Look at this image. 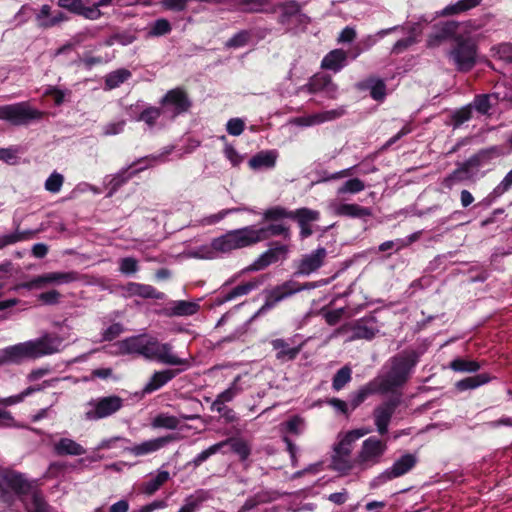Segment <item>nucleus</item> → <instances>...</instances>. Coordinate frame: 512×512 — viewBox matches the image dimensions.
Here are the masks:
<instances>
[{
	"instance_id": "obj_2",
	"label": "nucleus",
	"mask_w": 512,
	"mask_h": 512,
	"mask_svg": "<svg viewBox=\"0 0 512 512\" xmlns=\"http://www.w3.org/2000/svg\"><path fill=\"white\" fill-rule=\"evenodd\" d=\"M174 146H166L159 153L147 155L133 161L127 167L122 168L114 175L106 176L104 184L108 189L107 198L112 197L124 184L133 176L155 164L166 161V158L173 151Z\"/></svg>"
},
{
	"instance_id": "obj_17",
	"label": "nucleus",
	"mask_w": 512,
	"mask_h": 512,
	"mask_svg": "<svg viewBox=\"0 0 512 512\" xmlns=\"http://www.w3.org/2000/svg\"><path fill=\"white\" fill-rule=\"evenodd\" d=\"M175 439L176 437L174 435H166L146 440L139 444L123 446V450L135 457H142L159 451Z\"/></svg>"
},
{
	"instance_id": "obj_62",
	"label": "nucleus",
	"mask_w": 512,
	"mask_h": 512,
	"mask_svg": "<svg viewBox=\"0 0 512 512\" xmlns=\"http://www.w3.org/2000/svg\"><path fill=\"white\" fill-rule=\"evenodd\" d=\"M282 427L286 432L298 435L303 431L304 420L299 416H293L283 423Z\"/></svg>"
},
{
	"instance_id": "obj_15",
	"label": "nucleus",
	"mask_w": 512,
	"mask_h": 512,
	"mask_svg": "<svg viewBox=\"0 0 512 512\" xmlns=\"http://www.w3.org/2000/svg\"><path fill=\"white\" fill-rule=\"evenodd\" d=\"M261 233L256 226L226 232V250L245 248L261 242Z\"/></svg>"
},
{
	"instance_id": "obj_54",
	"label": "nucleus",
	"mask_w": 512,
	"mask_h": 512,
	"mask_svg": "<svg viewBox=\"0 0 512 512\" xmlns=\"http://www.w3.org/2000/svg\"><path fill=\"white\" fill-rule=\"evenodd\" d=\"M171 30L170 22L165 18H159L152 23L147 35L148 37H160L169 34Z\"/></svg>"
},
{
	"instance_id": "obj_52",
	"label": "nucleus",
	"mask_w": 512,
	"mask_h": 512,
	"mask_svg": "<svg viewBox=\"0 0 512 512\" xmlns=\"http://www.w3.org/2000/svg\"><path fill=\"white\" fill-rule=\"evenodd\" d=\"M352 370L349 366L340 368L333 377L332 388L335 391H340L346 384L351 381Z\"/></svg>"
},
{
	"instance_id": "obj_49",
	"label": "nucleus",
	"mask_w": 512,
	"mask_h": 512,
	"mask_svg": "<svg viewBox=\"0 0 512 512\" xmlns=\"http://www.w3.org/2000/svg\"><path fill=\"white\" fill-rule=\"evenodd\" d=\"M161 115H163L161 107L149 106L139 114L136 120L144 122L149 128H153Z\"/></svg>"
},
{
	"instance_id": "obj_38",
	"label": "nucleus",
	"mask_w": 512,
	"mask_h": 512,
	"mask_svg": "<svg viewBox=\"0 0 512 512\" xmlns=\"http://www.w3.org/2000/svg\"><path fill=\"white\" fill-rule=\"evenodd\" d=\"M46 284L63 285L75 282L79 279V274L75 271L67 272H49L43 274Z\"/></svg>"
},
{
	"instance_id": "obj_55",
	"label": "nucleus",
	"mask_w": 512,
	"mask_h": 512,
	"mask_svg": "<svg viewBox=\"0 0 512 512\" xmlns=\"http://www.w3.org/2000/svg\"><path fill=\"white\" fill-rule=\"evenodd\" d=\"M328 78L329 76L325 75H314L305 85L300 87V90L306 91L310 94L321 92L325 83H327Z\"/></svg>"
},
{
	"instance_id": "obj_4",
	"label": "nucleus",
	"mask_w": 512,
	"mask_h": 512,
	"mask_svg": "<svg viewBox=\"0 0 512 512\" xmlns=\"http://www.w3.org/2000/svg\"><path fill=\"white\" fill-rule=\"evenodd\" d=\"M33 493V482L25 474L12 469L0 470V501L12 506L17 499L23 501L24 497Z\"/></svg>"
},
{
	"instance_id": "obj_22",
	"label": "nucleus",
	"mask_w": 512,
	"mask_h": 512,
	"mask_svg": "<svg viewBox=\"0 0 512 512\" xmlns=\"http://www.w3.org/2000/svg\"><path fill=\"white\" fill-rule=\"evenodd\" d=\"M181 372V369H164L155 371L139 394L141 396H145L161 389Z\"/></svg>"
},
{
	"instance_id": "obj_39",
	"label": "nucleus",
	"mask_w": 512,
	"mask_h": 512,
	"mask_svg": "<svg viewBox=\"0 0 512 512\" xmlns=\"http://www.w3.org/2000/svg\"><path fill=\"white\" fill-rule=\"evenodd\" d=\"M226 445L242 461L246 460L250 455L251 445L242 437L226 439Z\"/></svg>"
},
{
	"instance_id": "obj_31",
	"label": "nucleus",
	"mask_w": 512,
	"mask_h": 512,
	"mask_svg": "<svg viewBox=\"0 0 512 512\" xmlns=\"http://www.w3.org/2000/svg\"><path fill=\"white\" fill-rule=\"evenodd\" d=\"M278 153L275 150L261 151L252 156L248 164L253 170H264L274 168Z\"/></svg>"
},
{
	"instance_id": "obj_47",
	"label": "nucleus",
	"mask_w": 512,
	"mask_h": 512,
	"mask_svg": "<svg viewBox=\"0 0 512 512\" xmlns=\"http://www.w3.org/2000/svg\"><path fill=\"white\" fill-rule=\"evenodd\" d=\"M346 113L344 106L337 107L335 109L321 111L311 114L315 125H320L325 122H330L342 117Z\"/></svg>"
},
{
	"instance_id": "obj_45",
	"label": "nucleus",
	"mask_w": 512,
	"mask_h": 512,
	"mask_svg": "<svg viewBox=\"0 0 512 512\" xmlns=\"http://www.w3.org/2000/svg\"><path fill=\"white\" fill-rule=\"evenodd\" d=\"M449 368L455 372L474 373L481 368V365L475 360L455 358L450 362Z\"/></svg>"
},
{
	"instance_id": "obj_40",
	"label": "nucleus",
	"mask_w": 512,
	"mask_h": 512,
	"mask_svg": "<svg viewBox=\"0 0 512 512\" xmlns=\"http://www.w3.org/2000/svg\"><path fill=\"white\" fill-rule=\"evenodd\" d=\"M400 28V26H393L390 28L381 29L375 35L366 36L361 40V45L363 46V48L357 49L356 52L353 54L352 58L356 59L363 51L369 50L371 47H373L379 39L385 37L386 35L394 31H397Z\"/></svg>"
},
{
	"instance_id": "obj_7",
	"label": "nucleus",
	"mask_w": 512,
	"mask_h": 512,
	"mask_svg": "<svg viewBox=\"0 0 512 512\" xmlns=\"http://www.w3.org/2000/svg\"><path fill=\"white\" fill-rule=\"evenodd\" d=\"M124 400L117 395L90 399L85 405L84 419L98 421L108 418L122 409Z\"/></svg>"
},
{
	"instance_id": "obj_10",
	"label": "nucleus",
	"mask_w": 512,
	"mask_h": 512,
	"mask_svg": "<svg viewBox=\"0 0 512 512\" xmlns=\"http://www.w3.org/2000/svg\"><path fill=\"white\" fill-rule=\"evenodd\" d=\"M489 155V151H481L477 155L470 157L468 160L458 166L457 169L447 175L441 182V185L451 190L454 186L474 180L475 172L473 168H479L485 158Z\"/></svg>"
},
{
	"instance_id": "obj_24",
	"label": "nucleus",
	"mask_w": 512,
	"mask_h": 512,
	"mask_svg": "<svg viewBox=\"0 0 512 512\" xmlns=\"http://www.w3.org/2000/svg\"><path fill=\"white\" fill-rule=\"evenodd\" d=\"M26 359H30L26 341L0 349V366L4 364H20Z\"/></svg>"
},
{
	"instance_id": "obj_14",
	"label": "nucleus",
	"mask_w": 512,
	"mask_h": 512,
	"mask_svg": "<svg viewBox=\"0 0 512 512\" xmlns=\"http://www.w3.org/2000/svg\"><path fill=\"white\" fill-rule=\"evenodd\" d=\"M146 360L168 366L187 365V360L178 357L173 350L171 343H162L156 337L150 336Z\"/></svg>"
},
{
	"instance_id": "obj_56",
	"label": "nucleus",
	"mask_w": 512,
	"mask_h": 512,
	"mask_svg": "<svg viewBox=\"0 0 512 512\" xmlns=\"http://www.w3.org/2000/svg\"><path fill=\"white\" fill-rule=\"evenodd\" d=\"M472 105H466L451 115L452 126L454 129L459 128L462 124L469 121L472 118Z\"/></svg>"
},
{
	"instance_id": "obj_33",
	"label": "nucleus",
	"mask_w": 512,
	"mask_h": 512,
	"mask_svg": "<svg viewBox=\"0 0 512 512\" xmlns=\"http://www.w3.org/2000/svg\"><path fill=\"white\" fill-rule=\"evenodd\" d=\"M382 393L381 386H379V381H376L374 378L364 386H362L359 390L351 394L350 396V406L351 410L357 408L360 404H362L370 395Z\"/></svg>"
},
{
	"instance_id": "obj_48",
	"label": "nucleus",
	"mask_w": 512,
	"mask_h": 512,
	"mask_svg": "<svg viewBox=\"0 0 512 512\" xmlns=\"http://www.w3.org/2000/svg\"><path fill=\"white\" fill-rule=\"evenodd\" d=\"M320 213L317 210L309 208H299L292 211V218L297 220L298 224H309L310 222L318 221Z\"/></svg>"
},
{
	"instance_id": "obj_51",
	"label": "nucleus",
	"mask_w": 512,
	"mask_h": 512,
	"mask_svg": "<svg viewBox=\"0 0 512 512\" xmlns=\"http://www.w3.org/2000/svg\"><path fill=\"white\" fill-rule=\"evenodd\" d=\"M292 211L287 210L282 206H273L263 212V219L265 221H278L282 219H291Z\"/></svg>"
},
{
	"instance_id": "obj_21",
	"label": "nucleus",
	"mask_w": 512,
	"mask_h": 512,
	"mask_svg": "<svg viewBox=\"0 0 512 512\" xmlns=\"http://www.w3.org/2000/svg\"><path fill=\"white\" fill-rule=\"evenodd\" d=\"M150 335L140 334L127 337L121 340L119 345L120 353L125 355L136 354L146 358Z\"/></svg>"
},
{
	"instance_id": "obj_13",
	"label": "nucleus",
	"mask_w": 512,
	"mask_h": 512,
	"mask_svg": "<svg viewBox=\"0 0 512 512\" xmlns=\"http://www.w3.org/2000/svg\"><path fill=\"white\" fill-rule=\"evenodd\" d=\"M63 341L64 339L56 333H44L36 339L26 341L30 359L60 353L65 347Z\"/></svg>"
},
{
	"instance_id": "obj_43",
	"label": "nucleus",
	"mask_w": 512,
	"mask_h": 512,
	"mask_svg": "<svg viewBox=\"0 0 512 512\" xmlns=\"http://www.w3.org/2000/svg\"><path fill=\"white\" fill-rule=\"evenodd\" d=\"M482 0H459L454 4L447 5L441 12V16L456 15L466 12L481 3Z\"/></svg>"
},
{
	"instance_id": "obj_12",
	"label": "nucleus",
	"mask_w": 512,
	"mask_h": 512,
	"mask_svg": "<svg viewBox=\"0 0 512 512\" xmlns=\"http://www.w3.org/2000/svg\"><path fill=\"white\" fill-rule=\"evenodd\" d=\"M417 456L411 453H406L394 461L392 466L382 471L370 481V488L376 489L385 483L399 478L409 471H411L417 464Z\"/></svg>"
},
{
	"instance_id": "obj_59",
	"label": "nucleus",
	"mask_w": 512,
	"mask_h": 512,
	"mask_svg": "<svg viewBox=\"0 0 512 512\" xmlns=\"http://www.w3.org/2000/svg\"><path fill=\"white\" fill-rule=\"evenodd\" d=\"M491 97L497 99V96L495 94L477 95L470 105H472V109H476L479 113L487 114L491 108V103H490Z\"/></svg>"
},
{
	"instance_id": "obj_60",
	"label": "nucleus",
	"mask_w": 512,
	"mask_h": 512,
	"mask_svg": "<svg viewBox=\"0 0 512 512\" xmlns=\"http://www.w3.org/2000/svg\"><path fill=\"white\" fill-rule=\"evenodd\" d=\"M118 443H121L119 447L123 448V444H130L131 441L127 438H124L122 436H113L110 438H106L101 440L98 445L95 447L96 451L100 450H109L118 447Z\"/></svg>"
},
{
	"instance_id": "obj_35",
	"label": "nucleus",
	"mask_w": 512,
	"mask_h": 512,
	"mask_svg": "<svg viewBox=\"0 0 512 512\" xmlns=\"http://www.w3.org/2000/svg\"><path fill=\"white\" fill-rule=\"evenodd\" d=\"M361 90L369 89L371 97L376 101H383L386 97V85L383 80L369 78L357 84Z\"/></svg>"
},
{
	"instance_id": "obj_41",
	"label": "nucleus",
	"mask_w": 512,
	"mask_h": 512,
	"mask_svg": "<svg viewBox=\"0 0 512 512\" xmlns=\"http://www.w3.org/2000/svg\"><path fill=\"white\" fill-rule=\"evenodd\" d=\"M170 474L166 470H159L155 476L142 485V492L146 495H153L160 487L169 480Z\"/></svg>"
},
{
	"instance_id": "obj_44",
	"label": "nucleus",
	"mask_w": 512,
	"mask_h": 512,
	"mask_svg": "<svg viewBox=\"0 0 512 512\" xmlns=\"http://www.w3.org/2000/svg\"><path fill=\"white\" fill-rule=\"evenodd\" d=\"M259 285L260 281L251 280L229 289L228 291H226V302L247 295L252 290L256 289Z\"/></svg>"
},
{
	"instance_id": "obj_63",
	"label": "nucleus",
	"mask_w": 512,
	"mask_h": 512,
	"mask_svg": "<svg viewBox=\"0 0 512 512\" xmlns=\"http://www.w3.org/2000/svg\"><path fill=\"white\" fill-rule=\"evenodd\" d=\"M202 504V498L197 495H189L178 512H197Z\"/></svg>"
},
{
	"instance_id": "obj_18",
	"label": "nucleus",
	"mask_w": 512,
	"mask_h": 512,
	"mask_svg": "<svg viewBox=\"0 0 512 512\" xmlns=\"http://www.w3.org/2000/svg\"><path fill=\"white\" fill-rule=\"evenodd\" d=\"M349 329L352 333L349 337L350 341L358 339L371 340L379 332L377 319L373 315L365 316L354 321L350 324Z\"/></svg>"
},
{
	"instance_id": "obj_53",
	"label": "nucleus",
	"mask_w": 512,
	"mask_h": 512,
	"mask_svg": "<svg viewBox=\"0 0 512 512\" xmlns=\"http://www.w3.org/2000/svg\"><path fill=\"white\" fill-rule=\"evenodd\" d=\"M224 447V441H220L207 449L203 450L199 454H197L193 460L190 462L191 465L194 467H199L202 463H204L206 460H208L212 455H215L216 453L220 452L221 449Z\"/></svg>"
},
{
	"instance_id": "obj_57",
	"label": "nucleus",
	"mask_w": 512,
	"mask_h": 512,
	"mask_svg": "<svg viewBox=\"0 0 512 512\" xmlns=\"http://www.w3.org/2000/svg\"><path fill=\"white\" fill-rule=\"evenodd\" d=\"M32 231H18L16 230L13 233L6 234L0 237V249L15 244L17 242H21L23 240L28 239L32 235Z\"/></svg>"
},
{
	"instance_id": "obj_6",
	"label": "nucleus",
	"mask_w": 512,
	"mask_h": 512,
	"mask_svg": "<svg viewBox=\"0 0 512 512\" xmlns=\"http://www.w3.org/2000/svg\"><path fill=\"white\" fill-rule=\"evenodd\" d=\"M44 113L30 105L29 102H18L0 106V120L14 126H25L32 121L42 119Z\"/></svg>"
},
{
	"instance_id": "obj_50",
	"label": "nucleus",
	"mask_w": 512,
	"mask_h": 512,
	"mask_svg": "<svg viewBox=\"0 0 512 512\" xmlns=\"http://www.w3.org/2000/svg\"><path fill=\"white\" fill-rule=\"evenodd\" d=\"M179 424L180 421L177 417L167 413L158 414L152 421V426L154 428H165L170 430L177 429Z\"/></svg>"
},
{
	"instance_id": "obj_9",
	"label": "nucleus",
	"mask_w": 512,
	"mask_h": 512,
	"mask_svg": "<svg viewBox=\"0 0 512 512\" xmlns=\"http://www.w3.org/2000/svg\"><path fill=\"white\" fill-rule=\"evenodd\" d=\"M317 285L312 282L301 284L295 280H288L280 285L275 286L267 292L265 303L259 309L257 314L263 313L275 307L279 302L293 296L294 294L303 290H310L316 288Z\"/></svg>"
},
{
	"instance_id": "obj_19",
	"label": "nucleus",
	"mask_w": 512,
	"mask_h": 512,
	"mask_svg": "<svg viewBox=\"0 0 512 512\" xmlns=\"http://www.w3.org/2000/svg\"><path fill=\"white\" fill-rule=\"evenodd\" d=\"M299 335H295L288 340L278 338L271 341L273 349L276 351L278 360H294L300 353L305 341H300Z\"/></svg>"
},
{
	"instance_id": "obj_11",
	"label": "nucleus",
	"mask_w": 512,
	"mask_h": 512,
	"mask_svg": "<svg viewBox=\"0 0 512 512\" xmlns=\"http://www.w3.org/2000/svg\"><path fill=\"white\" fill-rule=\"evenodd\" d=\"M159 103L163 115L171 120L187 113L192 106L187 92L179 87L167 91Z\"/></svg>"
},
{
	"instance_id": "obj_20",
	"label": "nucleus",
	"mask_w": 512,
	"mask_h": 512,
	"mask_svg": "<svg viewBox=\"0 0 512 512\" xmlns=\"http://www.w3.org/2000/svg\"><path fill=\"white\" fill-rule=\"evenodd\" d=\"M327 251L324 247H318L309 254H305L297 266V275L308 276L317 271L324 263Z\"/></svg>"
},
{
	"instance_id": "obj_42",
	"label": "nucleus",
	"mask_w": 512,
	"mask_h": 512,
	"mask_svg": "<svg viewBox=\"0 0 512 512\" xmlns=\"http://www.w3.org/2000/svg\"><path fill=\"white\" fill-rule=\"evenodd\" d=\"M257 229H258V231L262 232L259 235L261 237V241L267 240L268 238H270L272 236H282L285 240L290 239L289 227H287L281 223L257 227Z\"/></svg>"
},
{
	"instance_id": "obj_64",
	"label": "nucleus",
	"mask_w": 512,
	"mask_h": 512,
	"mask_svg": "<svg viewBox=\"0 0 512 512\" xmlns=\"http://www.w3.org/2000/svg\"><path fill=\"white\" fill-rule=\"evenodd\" d=\"M512 188V169L504 176L502 181L493 189L492 195L497 198Z\"/></svg>"
},
{
	"instance_id": "obj_37",
	"label": "nucleus",
	"mask_w": 512,
	"mask_h": 512,
	"mask_svg": "<svg viewBox=\"0 0 512 512\" xmlns=\"http://www.w3.org/2000/svg\"><path fill=\"white\" fill-rule=\"evenodd\" d=\"M132 77L130 70L126 68H120L108 73L105 77V89L113 90L118 88L121 84L126 82Z\"/></svg>"
},
{
	"instance_id": "obj_46",
	"label": "nucleus",
	"mask_w": 512,
	"mask_h": 512,
	"mask_svg": "<svg viewBox=\"0 0 512 512\" xmlns=\"http://www.w3.org/2000/svg\"><path fill=\"white\" fill-rule=\"evenodd\" d=\"M366 185L360 178H350L340 185L337 190V196H344L346 194H358L365 189Z\"/></svg>"
},
{
	"instance_id": "obj_61",
	"label": "nucleus",
	"mask_w": 512,
	"mask_h": 512,
	"mask_svg": "<svg viewBox=\"0 0 512 512\" xmlns=\"http://www.w3.org/2000/svg\"><path fill=\"white\" fill-rule=\"evenodd\" d=\"M63 182H64L63 175L54 171L46 179L44 187L48 192L55 194L61 190Z\"/></svg>"
},
{
	"instance_id": "obj_27",
	"label": "nucleus",
	"mask_w": 512,
	"mask_h": 512,
	"mask_svg": "<svg viewBox=\"0 0 512 512\" xmlns=\"http://www.w3.org/2000/svg\"><path fill=\"white\" fill-rule=\"evenodd\" d=\"M458 29V23L455 21L445 22L436 27L433 34H431L427 40L429 47L438 46L442 41L447 39H452L454 41V37Z\"/></svg>"
},
{
	"instance_id": "obj_36",
	"label": "nucleus",
	"mask_w": 512,
	"mask_h": 512,
	"mask_svg": "<svg viewBox=\"0 0 512 512\" xmlns=\"http://www.w3.org/2000/svg\"><path fill=\"white\" fill-rule=\"evenodd\" d=\"M491 381V377L487 373L478 374L471 377H466L455 383V388L459 392L476 389Z\"/></svg>"
},
{
	"instance_id": "obj_16",
	"label": "nucleus",
	"mask_w": 512,
	"mask_h": 512,
	"mask_svg": "<svg viewBox=\"0 0 512 512\" xmlns=\"http://www.w3.org/2000/svg\"><path fill=\"white\" fill-rule=\"evenodd\" d=\"M328 210L338 217H348L363 221H367L373 215L372 209L369 207L356 203H343L337 199H332L328 202Z\"/></svg>"
},
{
	"instance_id": "obj_1",
	"label": "nucleus",
	"mask_w": 512,
	"mask_h": 512,
	"mask_svg": "<svg viewBox=\"0 0 512 512\" xmlns=\"http://www.w3.org/2000/svg\"><path fill=\"white\" fill-rule=\"evenodd\" d=\"M370 432L369 429H354L340 432L332 446L330 465L341 475H348L356 468L355 459H352L354 443Z\"/></svg>"
},
{
	"instance_id": "obj_25",
	"label": "nucleus",
	"mask_w": 512,
	"mask_h": 512,
	"mask_svg": "<svg viewBox=\"0 0 512 512\" xmlns=\"http://www.w3.org/2000/svg\"><path fill=\"white\" fill-rule=\"evenodd\" d=\"M288 252L287 245H276L262 253L251 265L250 269L254 271L263 270L269 265L276 263L281 257H285Z\"/></svg>"
},
{
	"instance_id": "obj_5",
	"label": "nucleus",
	"mask_w": 512,
	"mask_h": 512,
	"mask_svg": "<svg viewBox=\"0 0 512 512\" xmlns=\"http://www.w3.org/2000/svg\"><path fill=\"white\" fill-rule=\"evenodd\" d=\"M478 50L475 37L469 34L457 35L447 52V57L458 72L466 73L477 64Z\"/></svg>"
},
{
	"instance_id": "obj_34",
	"label": "nucleus",
	"mask_w": 512,
	"mask_h": 512,
	"mask_svg": "<svg viewBox=\"0 0 512 512\" xmlns=\"http://www.w3.org/2000/svg\"><path fill=\"white\" fill-rule=\"evenodd\" d=\"M238 8L248 13L274 12L271 0H237Z\"/></svg>"
},
{
	"instance_id": "obj_32",
	"label": "nucleus",
	"mask_w": 512,
	"mask_h": 512,
	"mask_svg": "<svg viewBox=\"0 0 512 512\" xmlns=\"http://www.w3.org/2000/svg\"><path fill=\"white\" fill-rule=\"evenodd\" d=\"M200 306L195 301L177 300L171 301L165 310L167 316H192L196 314Z\"/></svg>"
},
{
	"instance_id": "obj_28",
	"label": "nucleus",
	"mask_w": 512,
	"mask_h": 512,
	"mask_svg": "<svg viewBox=\"0 0 512 512\" xmlns=\"http://www.w3.org/2000/svg\"><path fill=\"white\" fill-rule=\"evenodd\" d=\"M125 292L129 296H138L145 299L163 300L165 294L157 291L153 286L137 282H129L125 286Z\"/></svg>"
},
{
	"instance_id": "obj_3",
	"label": "nucleus",
	"mask_w": 512,
	"mask_h": 512,
	"mask_svg": "<svg viewBox=\"0 0 512 512\" xmlns=\"http://www.w3.org/2000/svg\"><path fill=\"white\" fill-rule=\"evenodd\" d=\"M418 362V354L415 351H404L390 359V369L384 375L376 377L379 381L382 394L403 386L409 379L413 368Z\"/></svg>"
},
{
	"instance_id": "obj_30",
	"label": "nucleus",
	"mask_w": 512,
	"mask_h": 512,
	"mask_svg": "<svg viewBox=\"0 0 512 512\" xmlns=\"http://www.w3.org/2000/svg\"><path fill=\"white\" fill-rule=\"evenodd\" d=\"M53 450L58 456H81L86 453V449L71 438H60L53 445Z\"/></svg>"
},
{
	"instance_id": "obj_26",
	"label": "nucleus",
	"mask_w": 512,
	"mask_h": 512,
	"mask_svg": "<svg viewBox=\"0 0 512 512\" xmlns=\"http://www.w3.org/2000/svg\"><path fill=\"white\" fill-rule=\"evenodd\" d=\"M224 252V235L215 238L210 244L195 247L191 255L195 258L213 259Z\"/></svg>"
},
{
	"instance_id": "obj_58",
	"label": "nucleus",
	"mask_w": 512,
	"mask_h": 512,
	"mask_svg": "<svg viewBox=\"0 0 512 512\" xmlns=\"http://www.w3.org/2000/svg\"><path fill=\"white\" fill-rule=\"evenodd\" d=\"M40 389L41 388L39 386H30L17 395L9 397H0V404L3 406H12L18 404L22 402L25 397L30 396L31 394H33L36 391H39Z\"/></svg>"
},
{
	"instance_id": "obj_29",
	"label": "nucleus",
	"mask_w": 512,
	"mask_h": 512,
	"mask_svg": "<svg viewBox=\"0 0 512 512\" xmlns=\"http://www.w3.org/2000/svg\"><path fill=\"white\" fill-rule=\"evenodd\" d=\"M347 52L334 49L327 53L321 61V68L337 73L347 65Z\"/></svg>"
},
{
	"instance_id": "obj_8",
	"label": "nucleus",
	"mask_w": 512,
	"mask_h": 512,
	"mask_svg": "<svg viewBox=\"0 0 512 512\" xmlns=\"http://www.w3.org/2000/svg\"><path fill=\"white\" fill-rule=\"evenodd\" d=\"M386 451L387 444L385 441L376 436L365 439L355 457L356 468L363 471L378 465Z\"/></svg>"
},
{
	"instance_id": "obj_23",
	"label": "nucleus",
	"mask_w": 512,
	"mask_h": 512,
	"mask_svg": "<svg viewBox=\"0 0 512 512\" xmlns=\"http://www.w3.org/2000/svg\"><path fill=\"white\" fill-rule=\"evenodd\" d=\"M396 406L397 403L395 401H387L374 409V423L377 432L380 435H384L388 432V426L395 412Z\"/></svg>"
}]
</instances>
